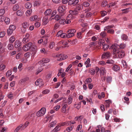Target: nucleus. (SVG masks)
Instances as JSON below:
<instances>
[{
	"label": "nucleus",
	"instance_id": "f257e3e1",
	"mask_svg": "<svg viewBox=\"0 0 132 132\" xmlns=\"http://www.w3.org/2000/svg\"><path fill=\"white\" fill-rule=\"evenodd\" d=\"M116 45V44L113 45L111 46V48L113 50V54L117 56H118L119 58H121L124 56L125 54L124 52L120 50Z\"/></svg>",
	"mask_w": 132,
	"mask_h": 132
},
{
	"label": "nucleus",
	"instance_id": "f03ea898",
	"mask_svg": "<svg viewBox=\"0 0 132 132\" xmlns=\"http://www.w3.org/2000/svg\"><path fill=\"white\" fill-rule=\"evenodd\" d=\"M66 7L64 6H59L57 9L59 15L60 16H64L66 13Z\"/></svg>",
	"mask_w": 132,
	"mask_h": 132
},
{
	"label": "nucleus",
	"instance_id": "7ed1b4c3",
	"mask_svg": "<svg viewBox=\"0 0 132 132\" xmlns=\"http://www.w3.org/2000/svg\"><path fill=\"white\" fill-rule=\"evenodd\" d=\"M29 26V23L25 21L23 22L21 24V31L22 32L24 33L26 31L27 29Z\"/></svg>",
	"mask_w": 132,
	"mask_h": 132
},
{
	"label": "nucleus",
	"instance_id": "20e7f679",
	"mask_svg": "<svg viewBox=\"0 0 132 132\" xmlns=\"http://www.w3.org/2000/svg\"><path fill=\"white\" fill-rule=\"evenodd\" d=\"M46 111V110L45 108H42L37 112V116L38 117L43 116L45 114Z\"/></svg>",
	"mask_w": 132,
	"mask_h": 132
},
{
	"label": "nucleus",
	"instance_id": "39448f33",
	"mask_svg": "<svg viewBox=\"0 0 132 132\" xmlns=\"http://www.w3.org/2000/svg\"><path fill=\"white\" fill-rule=\"evenodd\" d=\"M55 57H57V60L60 61L65 59L67 57V56L63 54H57Z\"/></svg>",
	"mask_w": 132,
	"mask_h": 132
},
{
	"label": "nucleus",
	"instance_id": "423d86ee",
	"mask_svg": "<svg viewBox=\"0 0 132 132\" xmlns=\"http://www.w3.org/2000/svg\"><path fill=\"white\" fill-rule=\"evenodd\" d=\"M111 55L110 53L109 52H104L102 55L101 58L102 59H109Z\"/></svg>",
	"mask_w": 132,
	"mask_h": 132
},
{
	"label": "nucleus",
	"instance_id": "0eeeda50",
	"mask_svg": "<svg viewBox=\"0 0 132 132\" xmlns=\"http://www.w3.org/2000/svg\"><path fill=\"white\" fill-rule=\"evenodd\" d=\"M32 45V43L29 42L25 44L23 46V50L26 51H27L29 50H30V47Z\"/></svg>",
	"mask_w": 132,
	"mask_h": 132
},
{
	"label": "nucleus",
	"instance_id": "6e6552de",
	"mask_svg": "<svg viewBox=\"0 0 132 132\" xmlns=\"http://www.w3.org/2000/svg\"><path fill=\"white\" fill-rule=\"evenodd\" d=\"M30 35L28 33H26L24 37L23 38L22 41L24 43H25L29 41Z\"/></svg>",
	"mask_w": 132,
	"mask_h": 132
},
{
	"label": "nucleus",
	"instance_id": "1a4fd4ad",
	"mask_svg": "<svg viewBox=\"0 0 132 132\" xmlns=\"http://www.w3.org/2000/svg\"><path fill=\"white\" fill-rule=\"evenodd\" d=\"M68 105L66 101L64 102L63 103L62 105V108L61 109V111L63 113H65L66 112V108L67 107Z\"/></svg>",
	"mask_w": 132,
	"mask_h": 132
},
{
	"label": "nucleus",
	"instance_id": "9d476101",
	"mask_svg": "<svg viewBox=\"0 0 132 132\" xmlns=\"http://www.w3.org/2000/svg\"><path fill=\"white\" fill-rule=\"evenodd\" d=\"M73 18V16L72 14L68 15L67 17L66 20H65V23L67 24L70 23Z\"/></svg>",
	"mask_w": 132,
	"mask_h": 132
},
{
	"label": "nucleus",
	"instance_id": "9b49d317",
	"mask_svg": "<svg viewBox=\"0 0 132 132\" xmlns=\"http://www.w3.org/2000/svg\"><path fill=\"white\" fill-rule=\"evenodd\" d=\"M35 84L36 85L39 86V87L44 85L42 80L41 79H38L35 82Z\"/></svg>",
	"mask_w": 132,
	"mask_h": 132
},
{
	"label": "nucleus",
	"instance_id": "f8f14e48",
	"mask_svg": "<svg viewBox=\"0 0 132 132\" xmlns=\"http://www.w3.org/2000/svg\"><path fill=\"white\" fill-rule=\"evenodd\" d=\"M43 24L44 25H46L49 22L48 18L47 16H44L42 20Z\"/></svg>",
	"mask_w": 132,
	"mask_h": 132
},
{
	"label": "nucleus",
	"instance_id": "ddd939ff",
	"mask_svg": "<svg viewBox=\"0 0 132 132\" xmlns=\"http://www.w3.org/2000/svg\"><path fill=\"white\" fill-rule=\"evenodd\" d=\"M50 61V60L48 58H44L43 60L38 62L39 64H40L41 63L43 64L45 63H47L49 62Z\"/></svg>",
	"mask_w": 132,
	"mask_h": 132
},
{
	"label": "nucleus",
	"instance_id": "4468645a",
	"mask_svg": "<svg viewBox=\"0 0 132 132\" xmlns=\"http://www.w3.org/2000/svg\"><path fill=\"white\" fill-rule=\"evenodd\" d=\"M112 69L115 71H118L120 70V68L118 65H114L112 67Z\"/></svg>",
	"mask_w": 132,
	"mask_h": 132
},
{
	"label": "nucleus",
	"instance_id": "2eb2a0df",
	"mask_svg": "<svg viewBox=\"0 0 132 132\" xmlns=\"http://www.w3.org/2000/svg\"><path fill=\"white\" fill-rule=\"evenodd\" d=\"M34 114H31L28 115L27 117L26 120L28 121H30L32 120L34 118Z\"/></svg>",
	"mask_w": 132,
	"mask_h": 132
},
{
	"label": "nucleus",
	"instance_id": "dca6fc26",
	"mask_svg": "<svg viewBox=\"0 0 132 132\" xmlns=\"http://www.w3.org/2000/svg\"><path fill=\"white\" fill-rule=\"evenodd\" d=\"M52 12V10L50 9H48L46 10L44 12V14L45 16L50 15Z\"/></svg>",
	"mask_w": 132,
	"mask_h": 132
},
{
	"label": "nucleus",
	"instance_id": "f3484780",
	"mask_svg": "<svg viewBox=\"0 0 132 132\" xmlns=\"http://www.w3.org/2000/svg\"><path fill=\"white\" fill-rule=\"evenodd\" d=\"M29 78L28 77H26L21 79L19 81V83L21 84H23L24 82L29 79Z\"/></svg>",
	"mask_w": 132,
	"mask_h": 132
},
{
	"label": "nucleus",
	"instance_id": "a211bd4d",
	"mask_svg": "<svg viewBox=\"0 0 132 132\" xmlns=\"http://www.w3.org/2000/svg\"><path fill=\"white\" fill-rule=\"evenodd\" d=\"M21 45V43L19 40H16L14 43V46L16 48L19 47Z\"/></svg>",
	"mask_w": 132,
	"mask_h": 132
},
{
	"label": "nucleus",
	"instance_id": "6ab92c4d",
	"mask_svg": "<svg viewBox=\"0 0 132 132\" xmlns=\"http://www.w3.org/2000/svg\"><path fill=\"white\" fill-rule=\"evenodd\" d=\"M38 16L36 15H35L31 16L30 19V20L31 21H37L38 19H37Z\"/></svg>",
	"mask_w": 132,
	"mask_h": 132
},
{
	"label": "nucleus",
	"instance_id": "aec40b11",
	"mask_svg": "<svg viewBox=\"0 0 132 132\" xmlns=\"http://www.w3.org/2000/svg\"><path fill=\"white\" fill-rule=\"evenodd\" d=\"M30 47V50L32 51H36L37 49V47L34 44H33L32 43V45Z\"/></svg>",
	"mask_w": 132,
	"mask_h": 132
},
{
	"label": "nucleus",
	"instance_id": "412c9836",
	"mask_svg": "<svg viewBox=\"0 0 132 132\" xmlns=\"http://www.w3.org/2000/svg\"><path fill=\"white\" fill-rule=\"evenodd\" d=\"M100 74L101 75H103L105 73L106 71L105 69L104 68H102L100 69Z\"/></svg>",
	"mask_w": 132,
	"mask_h": 132
},
{
	"label": "nucleus",
	"instance_id": "4be33fe9",
	"mask_svg": "<svg viewBox=\"0 0 132 132\" xmlns=\"http://www.w3.org/2000/svg\"><path fill=\"white\" fill-rule=\"evenodd\" d=\"M114 27V26L113 25H109L105 27L104 28V30H107L109 29H110L111 28Z\"/></svg>",
	"mask_w": 132,
	"mask_h": 132
},
{
	"label": "nucleus",
	"instance_id": "5701e85b",
	"mask_svg": "<svg viewBox=\"0 0 132 132\" xmlns=\"http://www.w3.org/2000/svg\"><path fill=\"white\" fill-rule=\"evenodd\" d=\"M43 70V68H42V66H40L37 70L36 72V75H38L39 73L41 72Z\"/></svg>",
	"mask_w": 132,
	"mask_h": 132
},
{
	"label": "nucleus",
	"instance_id": "b1692460",
	"mask_svg": "<svg viewBox=\"0 0 132 132\" xmlns=\"http://www.w3.org/2000/svg\"><path fill=\"white\" fill-rule=\"evenodd\" d=\"M32 12V10L31 9L27 10L26 12V14L27 16H29Z\"/></svg>",
	"mask_w": 132,
	"mask_h": 132
},
{
	"label": "nucleus",
	"instance_id": "393cba45",
	"mask_svg": "<svg viewBox=\"0 0 132 132\" xmlns=\"http://www.w3.org/2000/svg\"><path fill=\"white\" fill-rule=\"evenodd\" d=\"M56 123V121H55L51 122L49 124V127L51 128L54 126Z\"/></svg>",
	"mask_w": 132,
	"mask_h": 132
},
{
	"label": "nucleus",
	"instance_id": "a878e982",
	"mask_svg": "<svg viewBox=\"0 0 132 132\" xmlns=\"http://www.w3.org/2000/svg\"><path fill=\"white\" fill-rule=\"evenodd\" d=\"M7 24H9L10 22V19L7 17H5L4 21Z\"/></svg>",
	"mask_w": 132,
	"mask_h": 132
},
{
	"label": "nucleus",
	"instance_id": "bb28decb",
	"mask_svg": "<svg viewBox=\"0 0 132 132\" xmlns=\"http://www.w3.org/2000/svg\"><path fill=\"white\" fill-rule=\"evenodd\" d=\"M15 40V38L14 36H11L9 39V42L10 43H12Z\"/></svg>",
	"mask_w": 132,
	"mask_h": 132
},
{
	"label": "nucleus",
	"instance_id": "cd10ccee",
	"mask_svg": "<svg viewBox=\"0 0 132 132\" xmlns=\"http://www.w3.org/2000/svg\"><path fill=\"white\" fill-rule=\"evenodd\" d=\"M41 3L39 1H36L34 2V5L35 6H39L40 5Z\"/></svg>",
	"mask_w": 132,
	"mask_h": 132
},
{
	"label": "nucleus",
	"instance_id": "c85d7f7f",
	"mask_svg": "<svg viewBox=\"0 0 132 132\" xmlns=\"http://www.w3.org/2000/svg\"><path fill=\"white\" fill-rule=\"evenodd\" d=\"M67 32L68 33L67 34V38H70L73 37L74 35V34L72 33H71L70 32Z\"/></svg>",
	"mask_w": 132,
	"mask_h": 132
},
{
	"label": "nucleus",
	"instance_id": "c756f323",
	"mask_svg": "<svg viewBox=\"0 0 132 132\" xmlns=\"http://www.w3.org/2000/svg\"><path fill=\"white\" fill-rule=\"evenodd\" d=\"M23 12L21 10H18L16 12V14L19 16H21L23 15Z\"/></svg>",
	"mask_w": 132,
	"mask_h": 132
},
{
	"label": "nucleus",
	"instance_id": "7c9ffc66",
	"mask_svg": "<svg viewBox=\"0 0 132 132\" xmlns=\"http://www.w3.org/2000/svg\"><path fill=\"white\" fill-rule=\"evenodd\" d=\"M14 47L12 44H9L7 46V48L9 50H12L13 48Z\"/></svg>",
	"mask_w": 132,
	"mask_h": 132
},
{
	"label": "nucleus",
	"instance_id": "2f4dec72",
	"mask_svg": "<svg viewBox=\"0 0 132 132\" xmlns=\"http://www.w3.org/2000/svg\"><path fill=\"white\" fill-rule=\"evenodd\" d=\"M121 38L123 40H126L128 38V37L126 35L123 34L121 35Z\"/></svg>",
	"mask_w": 132,
	"mask_h": 132
},
{
	"label": "nucleus",
	"instance_id": "473e14b6",
	"mask_svg": "<svg viewBox=\"0 0 132 132\" xmlns=\"http://www.w3.org/2000/svg\"><path fill=\"white\" fill-rule=\"evenodd\" d=\"M83 8V6L81 5L78 4L76 6V9L78 10H80Z\"/></svg>",
	"mask_w": 132,
	"mask_h": 132
},
{
	"label": "nucleus",
	"instance_id": "72a5a7b5",
	"mask_svg": "<svg viewBox=\"0 0 132 132\" xmlns=\"http://www.w3.org/2000/svg\"><path fill=\"white\" fill-rule=\"evenodd\" d=\"M105 105L107 108H108L110 106V104L111 103V101L110 100H106Z\"/></svg>",
	"mask_w": 132,
	"mask_h": 132
},
{
	"label": "nucleus",
	"instance_id": "f704fd0d",
	"mask_svg": "<svg viewBox=\"0 0 132 132\" xmlns=\"http://www.w3.org/2000/svg\"><path fill=\"white\" fill-rule=\"evenodd\" d=\"M104 41L103 40H101L98 42V44L100 46H103L105 44L104 43Z\"/></svg>",
	"mask_w": 132,
	"mask_h": 132
},
{
	"label": "nucleus",
	"instance_id": "c9c22d12",
	"mask_svg": "<svg viewBox=\"0 0 132 132\" xmlns=\"http://www.w3.org/2000/svg\"><path fill=\"white\" fill-rule=\"evenodd\" d=\"M31 5L30 3H27L25 5V7L27 9H29L31 7Z\"/></svg>",
	"mask_w": 132,
	"mask_h": 132
},
{
	"label": "nucleus",
	"instance_id": "e433bc0d",
	"mask_svg": "<svg viewBox=\"0 0 132 132\" xmlns=\"http://www.w3.org/2000/svg\"><path fill=\"white\" fill-rule=\"evenodd\" d=\"M114 63V61L112 60L109 59L106 62L107 64H113Z\"/></svg>",
	"mask_w": 132,
	"mask_h": 132
},
{
	"label": "nucleus",
	"instance_id": "4c0bfd02",
	"mask_svg": "<svg viewBox=\"0 0 132 132\" xmlns=\"http://www.w3.org/2000/svg\"><path fill=\"white\" fill-rule=\"evenodd\" d=\"M72 98L71 96H69L68 98V104H70L72 103Z\"/></svg>",
	"mask_w": 132,
	"mask_h": 132
},
{
	"label": "nucleus",
	"instance_id": "58836bf2",
	"mask_svg": "<svg viewBox=\"0 0 132 132\" xmlns=\"http://www.w3.org/2000/svg\"><path fill=\"white\" fill-rule=\"evenodd\" d=\"M6 67V66L3 64L0 63V70H4Z\"/></svg>",
	"mask_w": 132,
	"mask_h": 132
},
{
	"label": "nucleus",
	"instance_id": "ea45409f",
	"mask_svg": "<svg viewBox=\"0 0 132 132\" xmlns=\"http://www.w3.org/2000/svg\"><path fill=\"white\" fill-rule=\"evenodd\" d=\"M130 9H131L130 8H127L122 10H121L123 11V13H126L129 12V10Z\"/></svg>",
	"mask_w": 132,
	"mask_h": 132
},
{
	"label": "nucleus",
	"instance_id": "a19ab883",
	"mask_svg": "<svg viewBox=\"0 0 132 132\" xmlns=\"http://www.w3.org/2000/svg\"><path fill=\"white\" fill-rule=\"evenodd\" d=\"M92 81V79L90 78L87 79L85 80V84H87L88 83H90Z\"/></svg>",
	"mask_w": 132,
	"mask_h": 132
},
{
	"label": "nucleus",
	"instance_id": "79ce46f5",
	"mask_svg": "<svg viewBox=\"0 0 132 132\" xmlns=\"http://www.w3.org/2000/svg\"><path fill=\"white\" fill-rule=\"evenodd\" d=\"M22 124H20L19 126H18L14 130L15 132H18L19 130L22 128Z\"/></svg>",
	"mask_w": 132,
	"mask_h": 132
},
{
	"label": "nucleus",
	"instance_id": "37998d69",
	"mask_svg": "<svg viewBox=\"0 0 132 132\" xmlns=\"http://www.w3.org/2000/svg\"><path fill=\"white\" fill-rule=\"evenodd\" d=\"M50 91L48 89H46L44 90L42 92V93L43 94H45L48 93Z\"/></svg>",
	"mask_w": 132,
	"mask_h": 132
},
{
	"label": "nucleus",
	"instance_id": "c03bdc74",
	"mask_svg": "<svg viewBox=\"0 0 132 132\" xmlns=\"http://www.w3.org/2000/svg\"><path fill=\"white\" fill-rule=\"evenodd\" d=\"M5 10L4 9H0V16H2L5 13Z\"/></svg>",
	"mask_w": 132,
	"mask_h": 132
},
{
	"label": "nucleus",
	"instance_id": "a18cd8bd",
	"mask_svg": "<svg viewBox=\"0 0 132 132\" xmlns=\"http://www.w3.org/2000/svg\"><path fill=\"white\" fill-rule=\"evenodd\" d=\"M108 45L105 44L103 46L102 49L104 51H106L108 49Z\"/></svg>",
	"mask_w": 132,
	"mask_h": 132
},
{
	"label": "nucleus",
	"instance_id": "49530a36",
	"mask_svg": "<svg viewBox=\"0 0 132 132\" xmlns=\"http://www.w3.org/2000/svg\"><path fill=\"white\" fill-rule=\"evenodd\" d=\"M61 16L58 15L56 14L55 16L54 19L57 21H58L61 18Z\"/></svg>",
	"mask_w": 132,
	"mask_h": 132
},
{
	"label": "nucleus",
	"instance_id": "de8ad7c7",
	"mask_svg": "<svg viewBox=\"0 0 132 132\" xmlns=\"http://www.w3.org/2000/svg\"><path fill=\"white\" fill-rule=\"evenodd\" d=\"M19 5L18 4H15L14 5L13 7V9L14 11H16L19 8Z\"/></svg>",
	"mask_w": 132,
	"mask_h": 132
},
{
	"label": "nucleus",
	"instance_id": "09e8293b",
	"mask_svg": "<svg viewBox=\"0 0 132 132\" xmlns=\"http://www.w3.org/2000/svg\"><path fill=\"white\" fill-rule=\"evenodd\" d=\"M59 22L61 24H64L65 23V20L64 19H61L60 20Z\"/></svg>",
	"mask_w": 132,
	"mask_h": 132
},
{
	"label": "nucleus",
	"instance_id": "8fccbe9b",
	"mask_svg": "<svg viewBox=\"0 0 132 132\" xmlns=\"http://www.w3.org/2000/svg\"><path fill=\"white\" fill-rule=\"evenodd\" d=\"M12 71L10 70L8 71L6 73V76L7 77H9L12 74Z\"/></svg>",
	"mask_w": 132,
	"mask_h": 132
},
{
	"label": "nucleus",
	"instance_id": "3c124183",
	"mask_svg": "<svg viewBox=\"0 0 132 132\" xmlns=\"http://www.w3.org/2000/svg\"><path fill=\"white\" fill-rule=\"evenodd\" d=\"M122 63L123 67L124 68H126L127 67V65L126 62L125 61L123 60L122 61Z\"/></svg>",
	"mask_w": 132,
	"mask_h": 132
},
{
	"label": "nucleus",
	"instance_id": "603ef678",
	"mask_svg": "<svg viewBox=\"0 0 132 132\" xmlns=\"http://www.w3.org/2000/svg\"><path fill=\"white\" fill-rule=\"evenodd\" d=\"M9 28L13 31L15 30L16 29V27L14 25H11L9 26Z\"/></svg>",
	"mask_w": 132,
	"mask_h": 132
},
{
	"label": "nucleus",
	"instance_id": "864d4df0",
	"mask_svg": "<svg viewBox=\"0 0 132 132\" xmlns=\"http://www.w3.org/2000/svg\"><path fill=\"white\" fill-rule=\"evenodd\" d=\"M126 46V45L125 44L122 43L120 45L119 47L121 49H123Z\"/></svg>",
	"mask_w": 132,
	"mask_h": 132
},
{
	"label": "nucleus",
	"instance_id": "5fc2aeb1",
	"mask_svg": "<svg viewBox=\"0 0 132 132\" xmlns=\"http://www.w3.org/2000/svg\"><path fill=\"white\" fill-rule=\"evenodd\" d=\"M108 5V2L106 1L103 2L102 4V6L103 7H105Z\"/></svg>",
	"mask_w": 132,
	"mask_h": 132
},
{
	"label": "nucleus",
	"instance_id": "6e6d98bb",
	"mask_svg": "<svg viewBox=\"0 0 132 132\" xmlns=\"http://www.w3.org/2000/svg\"><path fill=\"white\" fill-rule=\"evenodd\" d=\"M40 52L42 53L46 54L47 53L45 49L43 48H42L40 50Z\"/></svg>",
	"mask_w": 132,
	"mask_h": 132
},
{
	"label": "nucleus",
	"instance_id": "4d7b16f0",
	"mask_svg": "<svg viewBox=\"0 0 132 132\" xmlns=\"http://www.w3.org/2000/svg\"><path fill=\"white\" fill-rule=\"evenodd\" d=\"M61 126L60 125V124H59V125L55 127V128L54 129V130H56L57 131H58L60 130V127Z\"/></svg>",
	"mask_w": 132,
	"mask_h": 132
},
{
	"label": "nucleus",
	"instance_id": "13d9d810",
	"mask_svg": "<svg viewBox=\"0 0 132 132\" xmlns=\"http://www.w3.org/2000/svg\"><path fill=\"white\" fill-rule=\"evenodd\" d=\"M81 102H79L77 104H76L75 105H76V108L77 109H79L80 107Z\"/></svg>",
	"mask_w": 132,
	"mask_h": 132
},
{
	"label": "nucleus",
	"instance_id": "bf43d9fd",
	"mask_svg": "<svg viewBox=\"0 0 132 132\" xmlns=\"http://www.w3.org/2000/svg\"><path fill=\"white\" fill-rule=\"evenodd\" d=\"M82 32H79L77 33V37L79 39H81L82 38L81 34Z\"/></svg>",
	"mask_w": 132,
	"mask_h": 132
},
{
	"label": "nucleus",
	"instance_id": "052dcab7",
	"mask_svg": "<svg viewBox=\"0 0 132 132\" xmlns=\"http://www.w3.org/2000/svg\"><path fill=\"white\" fill-rule=\"evenodd\" d=\"M83 5L85 7H87L89 6V4L88 2H85L83 3Z\"/></svg>",
	"mask_w": 132,
	"mask_h": 132
},
{
	"label": "nucleus",
	"instance_id": "680f3d73",
	"mask_svg": "<svg viewBox=\"0 0 132 132\" xmlns=\"http://www.w3.org/2000/svg\"><path fill=\"white\" fill-rule=\"evenodd\" d=\"M13 31L12 30H10V29L9 28L7 30V34L9 35H10L12 34L13 33Z\"/></svg>",
	"mask_w": 132,
	"mask_h": 132
},
{
	"label": "nucleus",
	"instance_id": "e2e57ef3",
	"mask_svg": "<svg viewBox=\"0 0 132 132\" xmlns=\"http://www.w3.org/2000/svg\"><path fill=\"white\" fill-rule=\"evenodd\" d=\"M55 43L54 42L51 43L49 45V47L51 49H52L54 46Z\"/></svg>",
	"mask_w": 132,
	"mask_h": 132
},
{
	"label": "nucleus",
	"instance_id": "0e129e2a",
	"mask_svg": "<svg viewBox=\"0 0 132 132\" xmlns=\"http://www.w3.org/2000/svg\"><path fill=\"white\" fill-rule=\"evenodd\" d=\"M63 32L62 31H59L58 32L56 35V36L57 37L60 36H61V35L63 33Z\"/></svg>",
	"mask_w": 132,
	"mask_h": 132
},
{
	"label": "nucleus",
	"instance_id": "69168bd1",
	"mask_svg": "<svg viewBox=\"0 0 132 132\" xmlns=\"http://www.w3.org/2000/svg\"><path fill=\"white\" fill-rule=\"evenodd\" d=\"M107 32L108 33L113 34L114 33V31L112 29H110L108 30Z\"/></svg>",
	"mask_w": 132,
	"mask_h": 132
},
{
	"label": "nucleus",
	"instance_id": "338daca9",
	"mask_svg": "<svg viewBox=\"0 0 132 132\" xmlns=\"http://www.w3.org/2000/svg\"><path fill=\"white\" fill-rule=\"evenodd\" d=\"M5 32L4 31L1 32H0V38H2L4 37L5 35Z\"/></svg>",
	"mask_w": 132,
	"mask_h": 132
},
{
	"label": "nucleus",
	"instance_id": "774afa93",
	"mask_svg": "<svg viewBox=\"0 0 132 132\" xmlns=\"http://www.w3.org/2000/svg\"><path fill=\"white\" fill-rule=\"evenodd\" d=\"M112 78L111 77H108L106 78L107 81L108 82H110L112 81Z\"/></svg>",
	"mask_w": 132,
	"mask_h": 132
}]
</instances>
